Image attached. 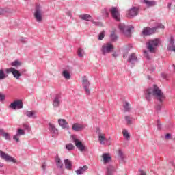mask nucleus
Masks as SVG:
<instances>
[{"label":"nucleus","instance_id":"1","mask_svg":"<svg viewBox=\"0 0 175 175\" xmlns=\"http://www.w3.org/2000/svg\"><path fill=\"white\" fill-rule=\"evenodd\" d=\"M152 96H154L160 103H162L163 100L166 99V96H165L162 90L157 85H153L152 88H148L145 91V98L148 102L151 101Z\"/></svg>","mask_w":175,"mask_h":175},{"label":"nucleus","instance_id":"2","mask_svg":"<svg viewBox=\"0 0 175 175\" xmlns=\"http://www.w3.org/2000/svg\"><path fill=\"white\" fill-rule=\"evenodd\" d=\"M160 43L161 40L159 38L150 40L148 42L146 43L147 49L150 53H155V48H157Z\"/></svg>","mask_w":175,"mask_h":175},{"label":"nucleus","instance_id":"3","mask_svg":"<svg viewBox=\"0 0 175 175\" xmlns=\"http://www.w3.org/2000/svg\"><path fill=\"white\" fill-rule=\"evenodd\" d=\"M42 14V7L40 5H36L34 12V18H36L38 23H42L43 20Z\"/></svg>","mask_w":175,"mask_h":175},{"label":"nucleus","instance_id":"4","mask_svg":"<svg viewBox=\"0 0 175 175\" xmlns=\"http://www.w3.org/2000/svg\"><path fill=\"white\" fill-rule=\"evenodd\" d=\"M133 28V26H125L124 24L119 25L120 31L126 36H131V32Z\"/></svg>","mask_w":175,"mask_h":175},{"label":"nucleus","instance_id":"5","mask_svg":"<svg viewBox=\"0 0 175 175\" xmlns=\"http://www.w3.org/2000/svg\"><path fill=\"white\" fill-rule=\"evenodd\" d=\"M62 102V96L61 93L56 94L53 96L52 105L53 107L57 108L61 106V103Z\"/></svg>","mask_w":175,"mask_h":175},{"label":"nucleus","instance_id":"6","mask_svg":"<svg viewBox=\"0 0 175 175\" xmlns=\"http://www.w3.org/2000/svg\"><path fill=\"white\" fill-rule=\"evenodd\" d=\"M113 50H114V46L110 43H107L103 45L101 47V52L103 55H106V54L111 53Z\"/></svg>","mask_w":175,"mask_h":175},{"label":"nucleus","instance_id":"7","mask_svg":"<svg viewBox=\"0 0 175 175\" xmlns=\"http://www.w3.org/2000/svg\"><path fill=\"white\" fill-rule=\"evenodd\" d=\"M5 73H7V75L12 73L16 80H20V77L21 76V72L13 67L5 69Z\"/></svg>","mask_w":175,"mask_h":175},{"label":"nucleus","instance_id":"8","mask_svg":"<svg viewBox=\"0 0 175 175\" xmlns=\"http://www.w3.org/2000/svg\"><path fill=\"white\" fill-rule=\"evenodd\" d=\"M82 85L86 95H90V94H91V91L90 90V81H88V78L85 76L82 78Z\"/></svg>","mask_w":175,"mask_h":175},{"label":"nucleus","instance_id":"9","mask_svg":"<svg viewBox=\"0 0 175 175\" xmlns=\"http://www.w3.org/2000/svg\"><path fill=\"white\" fill-rule=\"evenodd\" d=\"M0 157L1 159L5 161V162H12L13 163H16V159L5 153V152L2 150H0Z\"/></svg>","mask_w":175,"mask_h":175},{"label":"nucleus","instance_id":"10","mask_svg":"<svg viewBox=\"0 0 175 175\" xmlns=\"http://www.w3.org/2000/svg\"><path fill=\"white\" fill-rule=\"evenodd\" d=\"M96 133L98 134V141L100 142V144L106 146L105 142H107V139H106V135L102 133V131L100 130L99 128L96 129Z\"/></svg>","mask_w":175,"mask_h":175},{"label":"nucleus","instance_id":"11","mask_svg":"<svg viewBox=\"0 0 175 175\" xmlns=\"http://www.w3.org/2000/svg\"><path fill=\"white\" fill-rule=\"evenodd\" d=\"M139 14V8L136 7L131 8L128 12H127V17L129 18H133V17H136Z\"/></svg>","mask_w":175,"mask_h":175},{"label":"nucleus","instance_id":"12","mask_svg":"<svg viewBox=\"0 0 175 175\" xmlns=\"http://www.w3.org/2000/svg\"><path fill=\"white\" fill-rule=\"evenodd\" d=\"M109 12L114 20L116 21H120V12L117 9V7H112L109 9Z\"/></svg>","mask_w":175,"mask_h":175},{"label":"nucleus","instance_id":"13","mask_svg":"<svg viewBox=\"0 0 175 175\" xmlns=\"http://www.w3.org/2000/svg\"><path fill=\"white\" fill-rule=\"evenodd\" d=\"M9 107L14 110L23 109V101L21 100H15L9 105Z\"/></svg>","mask_w":175,"mask_h":175},{"label":"nucleus","instance_id":"14","mask_svg":"<svg viewBox=\"0 0 175 175\" xmlns=\"http://www.w3.org/2000/svg\"><path fill=\"white\" fill-rule=\"evenodd\" d=\"M85 128H87V124H83L79 123H75L72 127V130L75 132H80L81 131L85 129Z\"/></svg>","mask_w":175,"mask_h":175},{"label":"nucleus","instance_id":"15","mask_svg":"<svg viewBox=\"0 0 175 175\" xmlns=\"http://www.w3.org/2000/svg\"><path fill=\"white\" fill-rule=\"evenodd\" d=\"M128 62L131 64V68L134 66L135 64L138 62L137 57L136 56V54L131 53L128 58Z\"/></svg>","mask_w":175,"mask_h":175},{"label":"nucleus","instance_id":"16","mask_svg":"<svg viewBox=\"0 0 175 175\" xmlns=\"http://www.w3.org/2000/svg\"><path fill=\"white\" fill-rule=\"evenodd\" d=\"M153 33H155V29H154V27L152 28L144 27L142 31V35H144V36L153 35Z\"/></svg>","mask_w":175,"mask_h":175},{"label":"nucleus","instance_id":"17","mask_svg":"<svg viewBox=\"0 0 175 175\" xmlns=\"http://www.w3.org/2000/svg\"><path fill=\"white\" fill-rule=\"evenodd\" d=\"M73 142H74L77 148H78V150H79V151L83 152V151H84V150H85V146L84 145H83V143L80 140H79L76 138H73Z\"/></svg>","mask_w":175,"mask_h":175},{"label":"nucleus","instance_id":"18","mask_svg":"<svg viewBox=\"0 0 175 175\" xmlns=\"http://www.w3.org/2000/svg\"><path fill=\"white\" fill-rule=\"evenodd\" d=\"M167 49L168 51H174V53H175L174 37L173 36L170 37Z\"/></svg>","mask_w":175,"mask_h":175},{"label":"nucleus","instance_id":"19","mask_svg":"<svg viewBox=\"0 0 175 175\" xmlns=\"http://www.w3.org/2000/svg\"><path fill=\"white\" fill-rule=\"evenodd\" d=\"M49 131L53 135V137L55 136V135H58V129L51 123H49Z\"/></svg>","mask_w":175,"mask_h":175},{"label":"nucleus","instance_id":"20","mask_svg":"<svg viewBox=\"0 0 175 175\" xmlns=\"http://www.w3.org/2000/svg\"><path fill=\"white\" fill-rule=\"evenodd\" d=\"M58 124L63 128V129H69V124L65 119H59Z\"/></svg>","mask_w":175,"mask_h":175},{"label":"nucleus","instance_id":"21","mask_svg":"<svg viewBox=\"0 0 175 175\" xmlns=\"http://www.w3.org/2000/svg\"><path fill=\"white\" fill-rule=\"evenodd\" d=\"M141 3H144L148 8H151L157 5V1H148V0H141Z\"/></svg>","mask_w":175,"mask_h":175},{"label":"nucleus","instance_id":"22","mask_svg":"<svg viewBox=\"0 0 175 175\" xmlns=\"http://www.w3.org/2000/svg\"><path fill=\"white\" fill-rule=\"evenodd\" d=\"M55 162L58 169H62L64 167V163H62V161H61V158H59V156L58 155L55 156Z\"/></svg>","mask_w":175,"mask_h":175},{"label":"nucleus","instance_id":"23","mask_svg":"<svg viewBox=\"0 0 175 175\" xmlns=\"http://www.w3.org/2000/svg\"><path fill=\"white\" fill-rule=\"evenodd\" d=\"M88 170V167L87 165H83V167H80L78 170L75 171L77 175L84 174L85 172Z\"/></svg>","mask_w":175,"mask_h":175},{"label":"nucleus","instance_id":"24","mask_svg":"<svg viewBox=\"0 0 175 175\" xmlns=\"http://www.w3.org/2000/svg\"><path fill=\"white\" fill-rule=\"evenodd\" d=\"M81 20H85V21H91L92 23V16L90 14H82L79 16Z\"/></svg>","mask_w":175,"mask_h":175},{"label":"nucleus","instance_id":"25","mask_svg":"<svg viewBox=\"0 0 175 175\" xmlns=\"http://www.w3.org/2000/svg\"><path fill=\"white\" fill-rule=\"evenodd\" d=\"M103 159L104 163H107V162H110V161H111V157H110V154L109 153H104L103 154Z\"/></svg>","mask_w":175,"mask_h":175},{"label":"nucleus","instance_id":"26","mask_svg":"<svg viewBox=\"0 0 175 175\" xmlns=\"http://www.w3.org/2000/svg\"><path fill=\"white\" fill-rule=\"evenodd\" d=\"M64 165L68 170H70V169H72V161L68 159H65Z\"/></svg>","mask_w":175,"mask_h":175},{"label":"nucleus","instance_id":"27","mask_svg":"<svg viewBox=\"0 0 175 175\" xmlns=\"http://www.w3.org/2000/svg\"><path fill=\"white\" fill-rule=\"evenodd\" d=\"M114 166L109 165L107 167V175H114Z\"/></svg>","mask_w":175,"mask_h":175},{"label":"nucleus","instance_id":"28","mask_svg":"<svg viewBox=\"0 0 175 175\" xmlns=\"http://www.w3.org/2000/svg\"><path fill=\"white\" fill-rule=\"evenodd\" d=\"M124 118L128 125H132L133 121H135V118L129 116H126Z\"/></svg>","mask_w":175,"mask_h":175},{"label":"nucleus","instance_id":"29","mask_svg":"<svg viewBox=\"0 0 175 175\" xmlns=\"http://www.w3.org/2000/svg\"><path fill=\"white\" fill-rule=\"evenodd\" d=\"M0 133L1 136H3L5 139V140H10V135H9V133H5V131H3V129H1Z\"/></svg>","mask_w":175,"mask_h":175},{"label":"nucleus","instance_id":"30","mask_svg":"<svg viewBox=\"0 0 175 175\" xmlns=\"http://www.w3.org/2000/svg\"><path fill=\"white\" fill-rule=\"evenodd\" d=\"M8 77V73H5V71L3 69H0V80H5V79H7Z\"/></svg>","mask_w":175,"mask_h":175},{"label":"nucleus","instance_id":"31","mask_svg":"<svg viewBox=\"0 0 175 175\" xmlns=\"http://www.w3.org/2000/svg\"><path fill=\"white\" fill-rule=\"evenodd\" d=\"M25 114L29 118H36V116H35V111H26V113Z\"/></svg>","mask_w":175,"mask_h":175},{"label":"nucleus","instance_id":"32","mask_svg":"<svg viewBox=\"0 0 175 175\" xmlns=\"http://www.w3.org/2000/svg\"><path fill=\"white\" fill-rule=\"evenodd\" d=\"M62 76L64 77V79H66L67 80L70 79V73L66 70H64L62 73Z\"/></svg>","mask_w":175,"mask_h":175},{"label":"nucleus","instance_id":"33","mask_svg":"<svg viewBox=\"0 0 175 175\" xmlns=\"http://www.w3.org/2000/svg\"><path fill=\"white\" fill-rule=\"evenodd\" d=\"M123 107L124 109L125 112H129L131 111V105H129V103L125 102V103L123 105Z\"/></svg>","mask_w":175,"mask_h":175},{"label":"nucleus","instance_id":"34","mask_svg":"<svg viewBox=\"0 0 175 175\" xmlns=\"http://www.w3.org/2000/svg\"><path fill=\"white\" fill-rule=\"evenodd\" d=\"M122 133L126 140H129L131 139V135H129V133H128V130H123Z\"/></svg>","mask_w":175,"mask_h":175},{"label":"nucleus","instance_id":"35","mask_svg":"<svg viewBox=\"0 0 175 175\" xmlns=\"http://www.w3.org/2000/svg\"><path fill=\"white\" fill-rule=\"evenodd\" d=\"M11 66L18 68V66H21V63L18 60H15L11 63Z\"/></svg>","mask_w":175,"mask_h":175},{"label":"nucleus","instance_id":"36","mask_svg":"<svg viewBox=\"0 0 175 175\" xmlns=\"http://www.w3.org/2000/svg\"><path fill=\"white\" fill-rule=\"evenodd\" d=\"M77 54H78V56L80 57V58H83L85 54L84 50H83V49L81 48H79L77 51Z\"/></svg>","mask_w":175,"mask_h":175},{"label":"nucleus","instance_id":"37","mask_svg":"<svg viewBox=\"0 0 175 175\" xmlns=\"http://www.w3.org/2000/svg\"><path fill=\"white\" fill-rule=\"evenodd\" d=\"M66 149L68 150V151H72V150H75V146L72 144H68L66 146Z\"/></svg>","mask_w":175,"mask_h":175},{"label":"nucleus","instance_id":"38","mask_svg":"<svg viewBox=\"0 0 175 175\" xmlns=\"http://www.w3.org/2000/svg\"><path fill=\"white\" fill-rule=\"evenodd\" d=\"M110 38H111V40H112L113 42H116V40H117V39H118V37L117 36V35H116V34L114 33V31H113V32L111 33Z\"/></svg>","mask_w":175,"mask_h":175},{"label":"nucleus","instance_id":"39","mask_svg":"<svg viewBox=\"0 0 175 175\" xmlns=\"http://www.w3.org/2000/svg\"><path fill=\"white\" fill-rule=\"evenodd\" d=\"M92 24H94L96 27H103L102 22H95L94 20L92 21Z\"/></svg>","mask_w":175,"mask_h":175},{"label":"nucleus","instance_id":"40","mask_svg":"<svg viewBox=\"0 0 175 175\" xmlns=\"http://www.w3.org/2000/svg\"><path fill=\"white\" fill-rule=\"evenodd\" d=\"M159 28L163 29V28H165V25H163V24H159L156 27H153V29H155V32H157V29H159Z\"/></svg>","mask_w":175,"mask_h":175},{"label":"nucleus","instance_id":"41","mask_svg":"<svg viewBox=\"0 0 175 175\" xmlns=\"http://www.w3.org/2000/svg\"><path fill=\"white\" fill-rule=\"evenodd\" d=\"M118 157L122 161H124V152H122V150H118Z\"/></svg>","mask_w":175,"mask_h":175},{"label":"nucleus","instance_id":"42","mask_svg":"<svg viewBox=\"0 0 175 175\" xmlns=\"http://www.w3.org/2000/svg\"><path fill=\"white\" fill-rule=\"evenodd\" d=\"M16 135L21 136V135H25V133L24 132V130L18 129Z\"/></svg>","mask_w":175,"mask_h":175},{"label":"nucleus","instance_id":"43","mask_svg":"<svg viewBox=\"0 0 175 175\" xmlns=\"http://www.w3.org/2000/svg\"><path fill=\"white\" fill-rule=\"evenodd\" d=\"M102 13L104 16H105V17H109V12H107V8H104L102 10Z\"/></svg>","mask_w":175,"mask_h":175},{"label":"nucleus","instance_id":"44","mask_svg":"<svg viewBox=\"0 0 175 175\" xmlns=\"http://www.w3.org/2000/svg\"><path fill=\"white\" fill-rule=\"evenodd\" d=\"M144 55L146 58V59H148V60L151 59V57H150V55H148V51H144Z\"/></svg>","mask_w":175,"mask_h":175},{"label":"nucleus","instance_id":"45","mask_svg":"<svg viewBox=\"0 0 175 175\" xmlns=\"http://www.w3.org/2000/svg\"><path fill=\"white\" fill-rule=\"evenodd\" d=\"M105 38V31H103L100 33L98 36V40H103V38Z\"/></svg>","mask_w":175,"mask_h":175},{"label":"nucleus","instance_id":"46","mask_svg":"<svg viewBox=\"0 0 175 175\" xmlns=\"http://www.w3.org/2000/svg\"><path fill=\"white\" fill-rule=\"evenodd\" d=\"M19 135H16L13 136V139L16 141V143H18L20 142V137H18Z\"/></svg>","mask_w":175,"mask_h":175},{"label":"nucleus","instance_id":"47","mask_svg":"<svg viewBox=\"0 0 175 175\" xmlns=\"http://www.w3.org/2000/svg\"><path fill=\"white\" fill-rule=\"evenodd\" d=\"M8 11H6V10L3 9V8H0V16H2L3 14H6V12Z\"/></svg>","mask_w":175,"mask_h":175},{"label":"nucleus","instance_id":"48","mask_svg":"<svg viewBox=\"0 0 175 175\" xmlns=\"http://www.w3.org/2000/svg\"><path fill=\"white\" fill-rule=\"evenodd\" d=\"M23 128L24 129L27 131V132H29L31 131V127H29V126H28L27 124H23Z\"/></svg>","mask_w":175,"mask_h":175},{"label":"nucleus","instance_id":"49","mask_svg":"<svg viewBox=\"0 0 175 175\" xmlns=\"http://www.w3.org/2000/svg\"><path fill=\"white\" fill-rule=\"evenodd\" d=\"M157 129H162V124H161V121L157 120Z\"/></svg>","mask_w":175,"mask_h":175},{"label":"nucleus","instance_id":"50","mask_svg":"<svg viewBox=\"0 0 175 175\" xmlns=\"http://www.w3.org/2000/svg\"><path fill=\"white\" fill-rule=\"evenodd\" d=\"M19 40L21 43H27V38L24 37H21Z\"/></svg>","mask_w":175,"mask_h":175},{"label":"nucleus","instance_id":"51","mask_svg":"<svg viewBox=\"0 0 175 175\" xmlns=\"http://www.w3.org/2000/svg\"><path fill=\"white\" fill-rule=\"evenodd\" d=\"M162 109V105L159 104L156 106V110H157L158 111H161Z\"/></svg>","mask_w":175,"mask_h":175},{"label":"nucleus","instance_id":"52","mask_svg":"<svg viewBox=\"0 0 175 175\" xmlns=\"http://www.w3.org/2000/svg\"><path fill=\"white\" fill-rule=\"evenodd\" d=\"M42 169L44 170V172L46 171V167H47V164L46 163H43L41 166Z\"/></svg>","mask_w":175,"mask_h":175},{"label":"nucleus","instance_id":"53","mask_svg":"<svg viewBox=\"0 0 175 175\" xmlns=\"http://www.w3.org/2000/svg\"><path fill=\"white\" fill-rule=\"evenodd\" d=\"M0 100L2 102V100H5V95L2 94V93L0 92Z\"/></svg>","mask_w":175,"mask_h":175},{"label":"nucleus","instance_id":"54","mask_svg":"<svg viewBox=\"0 0 175 175\" xmlns=\"http://www.w3.org/2000/svg\"><path fill=\"white\" fill-rule=\"evenodd\" d=\"M140 175H146V172H144L143 170H139Z\"/></svg>","mask_w":175,"mask_h":175},{"label":"nucleus","instance_id":"55","mask_svg":"<svg viewBox=\"0 0 175 175\" xmlns=\"http://www.w3.org/2000/svg\"><path fill=\"white\" fill-rule=\"evenodd\" d=\"M170 137H172V135H170L169 133L166 134L165 139H170Z\"/></svg>","mask_w":175,"mask_h":175},{"label":"nucleus","instance_id":"56","mask_svg":"<svg viewBox=\"0 0 175 175\" xmlns=\"http://www.w3.org/2000/svg\"><path fill=\"white\" fill-rule=\"evenodd\" d=\"M66 14L69 16V17H72V12L70 11H68L66 12Z\"/></svg>","mask_w":175,"mask_h":175},{"label":"nucleus","instance_id":"57","mask_svg":"<svg viewBox=\"0 0 175 175\" xmlns=\"http://www.w3.org/2000/svg\"><path fill=\"white\" fill-rule=\"evenodd\" d=\"M167 8L168 9H170L172 8V3H168Z\"/></svg>","mask_w":175,"mask_h":175},{"label":"nucleus","instance_id":"58","mask_svg":"<svg viewBox=\"0 0 175 175\" xmlns=\"http://www.w3.org/2000/svg\"><path fill=\"white\" fill-rule=\"evenodd\" d=\"M170 165H172V166H174V161H170Z\"/></svg>","mask_w":175,"mask_h":175},{"label":"nucleus","instance_id":"59","mask_svg":"<svg viewBox=\"0 0 175 175\" xmlns=\"http://www.w3.org/2000/svg\"><path fill=\"white\" fill-rule=\"evenodd\" d=\"M113 57H118V55H117V53H113Z\"/></svg>","mask_w":175,"mask_h":175},{"label":"nucleus","instance_id":"60","mask_svg":"<svg viewBox=\"0 0 175 175\" xmlns=\"http://www.w3.org/2000/svg\"><path fill=\"white\" fill-rule=\"evenodd\" d=\"M25 72H27V70H23L22 71H21V73H24Z\"/></svg>","mask_w":175,"mask_h":175},{"label":"nucleus","instance_id":"61","mask_svg":"<svg viewBox=\"0 0 175 175\" xmlns=\"http://www.w3.org/2000/svg\"><path fill=\"white\" fill-rule=\"evenodd\" d=\"M172 68H173L174 71V72H175V65H174V64H172Z\"/></svg>","mask_w":175,"mask_h":175},{"label":"nucleus","instance_id":"62","mask_svg":"<svg viewBox=\"0 0 175 175\" xmlns=\"http://www.w3.org/2000/svg\"><path fill=\"white\" fill-rule=\"evenodd\" d=\"M3 167V163H0V167Z\"/></svg>","mask_w":175,"mask_h":175}]
</instances>
